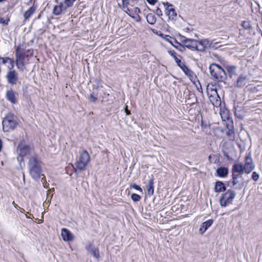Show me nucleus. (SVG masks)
<instances>
[{
    "label": "nucleus",
    "instance_id": "f257e3e1",
    "mask_svg": "<svg viewBox=\"0 0 262 262\" xmlns=\"http://www.w3.org/2000/svg\"><path fill=\"white\" fill-rule=\"evenodd\" d=\"M28 165L30 174L33 179L37 180L43 176L42 180H45V176L41 174L42 162L37 157L30 158Z\"/></svg>",
    "mask_w": 262,
    "mask_h": 262
},
{
    "label": "nucleus",
    "instance_id": "f03ea898",
    "mask_svg": "<svg viewBox=\"0 0 262 262\" xmlns=\"http://www.w3.org/2000/svg\"><path fill=\"white\" fill-rule=\"evenodd\" d=\"M211 77L218 82H224L227 79V74L221 66L212 63L209 68Z\"/></svg>",
    "mask_w": 262,
    "mask_h": 262
},
{
    "label": "nucleus",
    "instance_id": "7ed1b4c3",
    "mask_svg": "<svg viewBox=\"0 0 262 262\" xmlns=\"http://www.w3.org/2000/svg\"><path fill=\"white\" fill-rule=\"evenodd\" d=\"M4 132L13 130L17 125L16 117L12 113H8L4 118L2 122Z\"/></svg>",
    "mask_w": 262,
    "mask_h": 262
},
{
    "label": "nucleus",
    "instance_id": "20e7f679",
    "mask_svg": "<svg viewBox=\"0 0 262 262\" xmlns=\"http://www.w3.org/2000/svg\"><path fill=\"white\" fill-rule=\"evenodd\" d=\"M168 54L171 56L174 59L177 65L182 70V71L188 77H192L193 73L191 71L185 64L184 62H182L181 59H179L178 57L182 58V57L181 55H176V53L173 50H170L168 51Z\"/></svg>",
    "mask_w": 262,
    "mask_h": 262
},
{
    "label": "nucleus",
    "instance_id": "39448f33",
    "mask_svg": "<svg viewBox=\"0 0 262 262\" xmlns=\"http://www.w3.org/2000/svg\"><path fill=\"white\" fill-rule=\"evenodd\" d=\"M236 192L232 189H228L223 193L220 199V204L222 207H225L229 204H232L235 198Z\"/></svg>",
    "mask_w": 262,
    "mask_h": 262
},
{
    "label": "nucleus",
    "instance_id": "423d86ee",
    "mask_svg": "<svg viewBox=\"0 0 262 262\" xmlns=\"http://www.w3.org/2000/svg\"><path fill=\"white\" fill-rule=\"evenodd\" d=\"M90 161L88 152L84 150L80 154L78 161L76 163V167L80 170H83Z\"/></svg>",
    "mask_w": 262,
    "mask_h": 262
},
{
    "label": "nucleus",
    "instance_id": "0eeeda50",
    "mask_svg": "<svg viewBox=\"0 0 262 262\" xmlns=\"http://www.w3.org/2000/svg\"><path fill=\"white\" fill-rule=\"evenodd\" d=\"M163 5L165 8V14L168 16V18L170 19L176 20L177 18V13L176 10L173 7V5L168 2H163Z\"/></svg>",
    "mask_w": 262,
    "mask_h": 262
},
{
    "label": "nucleus",
    "instance_id": "6e6552de",
    "mask_svg": "<svg viewBox=\"0 0 262 262\" xmlns=\"http://www.w3.org/2000/svg\"><path fill=\"white\" fill-rule=\"evenodd\" d=\"M232 183L233 186L236 189H241L244 185V183L242 181V176L241 174L233 173L232 174Z\"/></svg>",
    "mask_w": 262,
    "mask_h": 262
},
{
    "label": "nucleus",
    "instance_id": "1a4fd4ad",
    "mask_svg": "<svg viewBox=\"0 0 262 262\" xmlns=\"http://www.w3.org/2000/svg\"><path fill=\"white\" fill-rule=\"evenodd\" d=\"M85 249L95 258L98 259L100 258L99 251L98 248L96 247L91 242H88L85 244Z\"/></svg>",
    "mask_w": 262,
    "mask_h": 262
},
{
    "label": "nucleus",
    "instance_id": "9d476101",
    "mask_svg": "<svg viewBox=\"0 0 262 262\" xmlns=\"http://www.w3.org/2000/svg\"><path fill=\"white\" fill-rule=\"evenodd\" d=\"M31 147L28 145L24 144L23 143H20L17 147V151L18 155L22 158L23 157L28 155L31 151Z\"/></svg>",
    "mask_w": 262,
    "mask_h": 262
},
{
    "label": "nucleus",
    "instance_id": "9b49d317",
    "mask_svg": "<svg viewBox=\"0 0 262 262\" xmlns=\"http://www.w3.org/2000/svg\"><path fill=\"white\" fill-rule=\"evenodd\" d=\"M6 77L8 83L11 85L15 84L18 79V73L14 70L8 72Z\"/></svg>",
    "mask_w": 262,
    "mask_h": 262
},
{
    "label": "nucleus",
    "instance_id": "f8f14e48",
    "mask_svg": "<svg viewBox=\"0 0 262 262\" xmlns=\"http://www.w3.org/2000/svg\"><path fill=\"white\" fill-rule=\"evenodd\" d=\"M244 168L247 173H250L254 168V165L250 155L247 156L245 157V163L244 165Z\"/></svg>",
    "mask_w": 262,
    "mask_h": 262
},
{
    "label": "nucleus",
    "instance_id": "ddd939ff",
    "mask_svg": "<svg viewBox=\"0 0 262 262\" xmlns=\"http://www.w3.org/2000/svg\"><path fill=\"white\" fill-rule=\"evenodd\" d=\"M198 49L199 52H204L207 47H210L212 43V41L208 38L198 40Z\"/></svg>",
    "mask_w": 262,
    "mask_h": 262
},
{
    "label": "nucleus",
    "instance_id": "4468645a",
    "mask_svg": "<svg viewBox=\"0 0 262 262\" xmlns=\"http://www.w3.org/2000/svg\"><path fill=\"white\" fill-rule=\"evenodd\" d=\"M209 100L215 107L221 106V100L216 90L213 91V94L209 97Z\"/></svg>",
    "mask_w": 262,
    "mask_h": 262
},
{
    "label": "nucleus",
    "instance_id": "2eb2a0df",
    "mask_svg": "<svg viewBox=\"0 0 262 262\" xmlns=\"http://www.w3.org/2000/svg\"><path fill=\"white\" fill-rule=\"evenodd\" d=\"M184 42L186 43L185 47L186 48L190 49L192 51H199L198 49V41L197 40L193 39H190V40H187V41H185Z\"/></svg>",
    "mask_w": 262,
    "mask_h": 262
},
{
    "label": "nucleus",
    "instance_id": "dca6fc26",
    "mask_svg": "<svg viewBox=\"0 0 262 262\" xmlns=\"http://www.w3.org/2000/svg\"><path fill=\"white\" fill-rule=\"evenodd\" d=\"M234 109L235 116L240 119H243L246 115L244 107L243 106L235 105Z\"/></svg>",
    "mask_w": 262,
    "mask_h": 262
},
{
    "label": "nucleus",
    "instance_id": "f3484780",
    "mask_svg": "<svg viewBox=\"0 0 262 262\" xmlns=\"http://www.w3.org/2000/svg\"><path fill=\"white\" fill-rule=\"evenodd\" d=\"M17 93L12 89L8 90L6 93V99L12 104H15L17 100L16 96Z\"/></svg>",
    "mask_w": 262,
    "mask_h": 262
},
{
    "label": "nucleus",
    "instance_id": "a211bd4d",
    "mask_svg": "<svg viewBox=\"0 0 262 262\" xmlns=\"http://www.w3.org/2000/svg\"><path fill=\"white\" fill-rule=\"evenodd\" d=\"M67 10V9L62 2H59L58 5H55L53 9V13L55 15H59L62 12Z\"/></svg>",
    "mask_w": 262,
    "mask_h": 262
},
{
    "label": "nucleus",
    "instance_id": "6ab92c4d",
    "mask_svg": "<svg viewBox=\"0 0 262 262\" xmlns=\"http://www.w3.org/2000/svg\"><path fill=\"white\" fill-rule=\"evenodd\" d=\"M61 235L63 240L64 241H71L73 239V234L66 228L62 229Z\"/></svg>",
    "mask_w": 262,
    "mask_h": 262
},
{
    "label": "nucleus",
    "instance_id": "aec40b11",
    "mask_svg": "<svg viewBox=\"0 0 262 262\" xmlns=\"http://www.w3.org/2000/svg\"><path fill=\"white\" fill-rule=\"evenodd\" d=\"M226 190V187L225 184L220 181H217L215 183L214 191L215 192H225Z\"/></svg>",
    "mask_w": 262,
    "mask_h": 262
},
{
    "label": "nucleus",
    "instance_id": "412c9836",
    "mask_svg": "<svg viewBox=\"0 0 262 262\" xmlns=\"http://www.w3.org/2000/svg\"><path fill=\"white\" fill-rule=\"evenodd\" d=\"M213 223V220L212 219L203 222L200 228V232L202 234L204 233L212 225Z\"/></svg>",
    "mask_w": 262,
    "mask_h": 262
},
{
    "label": "nucleus",
    "instance_id": "4be33fe9",
    "mask_svg": "<svg viewBox=\"0 0 262 262\" xmlns=\"http://www.w3.org/2000/svg\"><path fill=\"white\" fill-rule=\"evenodd\" d=\"M248 82L247 77L241 75L237 79L236 86L239 88L244 87Z\"/></svg>",
    "mask_w": 262,
    "mask_h": 262
},
{
    "label": "nucleus",
    "instance_id": "5701e85b",
    "mask_svg": "<svg viewBox=\"0 0 262 262\" xmlns=\"http://www.w3.org/2000/svg\"><path fill=\"white\" fill-rule=\"evenodd\" d=\"M244 171V165L242 163L234 164L232 166V173L242 174Z\"/></svg>",
    "mask_w": 262,
    "mask_h": 262
},
{
    "label": "nucleus",
    "instance_id": "b1692460",
    "mask_svg": "<svg viewBox=\"0 0 262 262\" xmlns=\"http://www.w3.org/2000/svg\"><path fill=\"white\" fill-rule=\"evenodd\" d=\"M216 175L221 178H225L228 174V169L225 167H220L216 170Z\"/></svg>",
    "mask_w": 262,
    "mask_h": 262
},
{
    "label": "nucleus",
    "instance_id": "393cba45",
    "mask_svg": "<svg viewBox=\"0 0 262 262\" xmlns=\"http://www.w3.org/2000/svg\"><path fill=\"white\" fill-rule=\"evenodd\" d=\"M227 73L230 78L236 74V67L235 66H227L225 67Z\"/></svg>",
    "mask_w": 262,
    "mask_h": 262
},
{
    "label": "nucleus",
    "instance_id": "a878e982",
    "mask_svg": "<svg viewBox=\"0 0 262 262\" xmlns=\"http://www.w3.org/2000/svg\"><path fill=\"white\" fill-rule=\"evenodd\" d=\"M147 193L149 195H152L154 192V179L150 178L148 182V185L146 186Z\"/></svg>",
    "mask_w": 262,
    "mask_h": 262
},
{
    "label": "nucleus",
    "instance_id": "bb28decb",
    "mask_svg": "<svg viewBox=\"0 0 262 262\" xmlns=\"http://www.w3.org/2000/svg\"><path fill=\"white\" fill-rule=\"evenodd\" d=\"M36 10V7L33 6L30 7L27 11H26L24 14V17L25 19H29L35 12Z\"/></svg>",
    "mask_w": 262,
    "mask_h": 262
},
{
    "label": "nucleus",
    "instance_id": "cd10ccee",
    "mask_svg": "<svg viewBox=\"0 0 262 262\" xmlns=\"http://www.w3.org/2000/svg\"><path fill=\"white\" fill-rule=\"evenodd\" d=\"M176 44V45H173V47L175 48L176 49L178 50L179 51L181 52H183L185 51V45H183L182 44L178 42V41L175 39H172Z\"/></svg>",
    "mask_w": 262,
    "mask_h": 262
},
{
    "label": "nucleus",
    "instance_id": "c85d7f7f",
    "mask_svg": "<svg viewBox=\"0 0 262 262\" xmlns=\"http://www.w3.org/2000/svg\"><path fill=\"white\" fill-rule=\"evenodd\" d=\"M129 5L122 4V9L125 13H126L129 16H130V17L134 18V10H133V9L131 10V9L128 8V6Z\"/></svg>",
    "mask_w": 262,
    "mask_h": 262
},
{
    "label": "nucleus",
    "instance_id": "c756f323",
    "mask_svg": "<svg viewBox=\"0 0 262 262\" xmlns=\"http://www.w3.org/2000/svg\"><path fill=\"white\" fill-rule=\"evenodd\" d=\"M146 20L149 24L154 25L156 21V18L154 14L149 13L146 16Z\"/></svg>",
    "mask_w": 262,
    "mask_h": 262
},
{
    "label": "nucleus",
    "instance_id": "7c9ffc66",
    "mask_svg": "<svg viewBox=\"0 0 262 262\" xmlns=\"http://www.w3.org/2000/svg\"><path fill=\"white\" fill-rule=\"evenodd\" d=\"M2 60V63L3 64H5L7 63L8 62H9L11 67L10 68L11 69H13L14 66V61L13 59H11L9 57H2L0 58Z\"/></svg>",
    "mask_w": 262,
    "mask_h": 262
},
{
    "label": "nucleus",
    "instance_id": "2f4dec72",
    "mask_svg": "<svg viewBox=\"0 0 262 262\" xmlns=\"http://www.w3.org/2000/svg\"><path fill=\"white\" fill-rule=\"evenodd\" d=\"M16 61H20L25 62V54L24 53H16Z\"/></svg>",
    "mask_w": 262,
    "mask_h": 262
},
{
    "label": "nucleus",
    "instance_id": "473e14b6",
    "mask_svg": "<svg viewBox=\"0 0 262 262\" xmlns=\"http://www.w3.org/2000/svg\"><path fill=\"white\" fill-rule=\"evenodd\" d=\"M209 160L210 162L217 163L220 161L219 157L215 155H210L209 157Z\"/></svg>",
    "mask_w": 262,
    "mask_h": 262
},
{
    "label": "nucleus",
    "instance_id": "72a5a7b5",
    "mask_svg": "<svg viewBox=\"0 0 262 262\" xmlns=\"http://www.w3.org/2000/svg\"><path fill=\"white\" fill-rule=\"evenodd\" d=\"M75 1L76 0H64L63 3L67 9L68 8L72 7Z\"/></svg>",
    "mask_w": 262,
    "mask_h": 262
},
{
    "label": "nucleus",
    "instance_id": "f704fd0d",
    "mask_svg": "<svg viewBox=\"0 0 262 262\" xmlns=\"http://www.w3.org/2000/svg\"><path fill=\"white\" fill-rule=\"evenodd\" d=\"M230 140L233 141L235 139L234 132L232 129H228V131L226 133Z\"/></svg>",
    "mask_w": 262,
    "mask_h": 262
},
{
    "label": "nucleus",
    "instance_id": "c9c22d12",
    "mask_svg": "<svg viewBox=\"0 0 262 262\" xmlns=\"http://www.w3.org/2000/svg\"><path fill=\"white\" fill-rule=\"evenodd\" d=\"M25 62L20 61H16V66L17 68L21 71H24L25 69Z\"/></svg>",
    "mask_w": 262,
    "mask_h": 262
},
{
    "label": "nucleus",
    "instance_id": "e433bc0d",
    "mask_svg": "<svg viewBox=\"0 0 262 262\" xmlns=\"http://www.w3.org/2000/svg\"><path fill=\"white\" fill-rule=\"evenodd\" d=\"M88 99L92 102H95L97 100V96L94 93H91L88 96Z\"/></svg>",
    "mask_w": 262,
    "mask_h": 262
},
{
    "label": "nucleus",
    "instance_id": "4c0bfd02",
    "mask_svg": "<svg viewBox=\"0 0 262 262\" xmlns=\"http://www.w3.org/2000/svg\"><path fill=\"white\" fill-rule=\"evenodd\" d=\"M136 1L137 0H122V4L130 5V6H133Z\"/></svg>",
    "mask_w": 262,
    "mask_h": 262
},
{
    "label": "nucleus",
    "instance_id": "58836bf2",
    "mask_svg": "<svg viewBox=\"0 0 262 262\" xmlns=\"http://www.w3.org/2000/svg\"><path fill=\"white\" fill-rule=\"evenodd\" d=\"M242 26L246 30H249L251 28V25L249 21H243Z\"/></svg>",
    "mask_w": 262,
    "mask_h": 262
},
{
    "label": "nucleus",
    "instance_id": "ea45409f",
    "mask_svg": "<svg viewBox=\"0 0 262 262\" xmlns=\"http://www.w3.org/2000/svg\"><path fill=\"white\" fill-rule=\"evenodd\" d=\"M131 198L134 202H138L140 200L141 196L136 193H133L131 195Z\"/></svg>",
    "mask_w": 262,
    "mask_h": 262
},
{
    "label": "nucleus",
    "instance_id": "a19ab883",
    "mask_svg": "<svg viewBox=\"0 0 262 262\" xmlns=\"http://www.w3.org/2000/svg\"><path fill=\"white\" fill-rule=\"evenodd\" d=\"M130 187L133 188L138 191H139L141 192H142V189L141 188V187L140 186H139L135 183L131 184Z\"/></svg>",
    "mask_w": 262,
    "mask_h": 262
},
{
    "label": "nucleus",
    "instance_id": "79ce46f5",
    "mask_svg": "<svg viewBox=\"0 0 262 262\" xmlns=\"http://www.w3.org/2000/svg\"><path fill=\"white\" fill-rule=\"evenodd\" d=\"M252 178L255 181H256L259 179V174L255 171L253 172L252 174Z\"/></svg>",
    "mask_w": 262,
    "mask_h": 262
},
{
    "label": "nucleus",
    "instance_id": "37998d69",
    "mask_svg": "<svg viewBox=\"0 0 262 262\" xmlns=\"http://www.w3.org/2000/svg\"><path fill=\"white\" fill-rule=\"evenodd\" d=\"M155 13L159 16H162V11L161 10L157 7L156 11H155Z\"/></svg>",
    "mask_w": 262,
    "mask_h": 262
},
{
    "label": "nucleus",
    "instance_id": "c03bdc74",
    "mask_svg": "<svg viewBox=\"0 0 262 262\" xmlns=\"http://www.w3.org/2000/svg\"><path fill=\"white\" fill-rule=\"evenodd\" d=\"M181 41L182 42V43L184 44V45H186V43L184 42V41H187V40H190V38H187L184 36H181Z\"/></svg>",
    "mask_w": 262,
    "mask_h": 262
},
{
    "label": "nucleus",
    "instance_id": "a18cd8bd",
    "mask_svg": "<svg viewBox=\"0 0 262 262\" xmlns=\"http://www.w3.org/2000/svg\"><path fill=\"white\" fill-rule=\"evenodd\" d=\"M133 10H134V15L135 14H138V13L141 12V11H140V9L139 8H138V7H135L133 9Z\"/></svg>",
    "mask_w": 262,
    "mask_h": 262
},
{
    "label": "nucleus",
    "instance_id": "49530a36",
    "mask_svg": "<svg viewBox=\"0 0 262 262\" xmlns=\"http://www.w3.org/2000/svg\"><path fill=\"white\" fill-rule=\"evenodd\" d=\"M146 1L151 5H154L156 2H157V0H146Z\"/></svg>",
    "mask_w": 262,
    "mask_h": 262
},
{
    "label": "nucleus",
    "instance_id": "de8ad7c7",
    "mask_svg": "<svg viewBox=\"0 0 262 262\" xmlns=\"http://www.w3.org/2000/svg\"><path fill=\"white\" fill-rule=\"evenodd\" d=\"M171 39L169 40V39H167V40L168 42H169L172 46L173 45H176L175 42H174L173 40L172 39L173 38H171V37H169Z\"/></svg>",
    "mask_w": 262,
    "mask_h": 262
},
{
    "label": "nucleus",
    "instance_id": "09e8293b",
    "mask_svg": "<svg viewBox=\"0 0 262 262\" xmlns=\"http://www.w3.org/2000/svg\"><path fill=\"white\" fill-rule=\"evenodd\" d=\"M125 113H126V115H130V111H128V110L127 109V108H126V107L125 108Z\"/></svg>",
    "mask_w": 262,
    "mask_h": 262
},
{
    "label": "nucleus",
    "instance_id": "8fccbe9b",
    "mask_svg": "<svg viewBox=\"0 0 262 262\" xmlns=\"http://www.w3.org/2000/svg\"><path fill=\"white\" fill-rule=\"evenodd\" d=\"M19 47H17V48H16V52H15V54L16 53H20V52H19Z\"/></svg>",
    "mask_w": 262,
    "mask_h": 262
},
{
    "label": "nucleus",
    "instance_id": "3c124183",
    "mask_svg": "<svg viewBox=\"0 0 262 262\" xmlns=\"http://www.w3.org/2000/svg\"><path fill=\"white\" fill-rule=\"evenodd\" d=\"M12 204H13V205H14V206L15 207H16V208L17 207V204H16L14 201L13 202Z\"/></svg>",
    "mask_w": 262,
    "mask_h": 262
},
{
    "label": "nucleus",
    "instance_id": "603ef678",
    "mask_svg": "<svg viewBox=\"0 0 262 262\" xmlns=\"http://www.w3.org/2000/svg\"><path fill=\"white\" fill-rule=\"evenodd\" d=\"M224 155L228 159H229V157L227 156V154H224Z\"/></svg>",
    "mask_w": 262,
    "mask_h": 262
},
{
    "label": "nucleus",
    "instance_id": "864d4df0",
    "mask_svg": "<svg viewBox=\"0 0 262 262\" xmlns=\"http://www.w3.org/2000/svg\"><path fill=\"white\" fill-rule=\"evenodd\" d=\"M55 2L57 4V5L58 4V3H59L58 0H55Z\"/></svg>",
    "mask_w": 262,
    "mask_h": 262
},
{
    "label": "nucleus",
    "instance_id": "5fc2aeb1",
    "mask_svg": "<svg viewBox=\"0 0 262 262\" xmlns=\"http://www.w3.org/2000/svg\"><path fill=\"white\" fill-rule=\"evenodd\" d=\"M50 191H54V188H52L51 189H50Z\"/></svg>",
    "mask_w": 262,
    "mask_h": 262
},
{
    "label": "nucleus",
    "instance_id": "6e6d98bb",
    "mask_svg": "<svg viewBox=\"0 0 262 262\" xmlns=\"http://www.w3.org/2000/svg\"><path fill=\"white\" fill-rule=\"evenodd\" d=\"M5 0H0V3L4 2Z\"/></svg>",
    "mask_w": 262,
    "mask_h": 262
}]
</instances>
